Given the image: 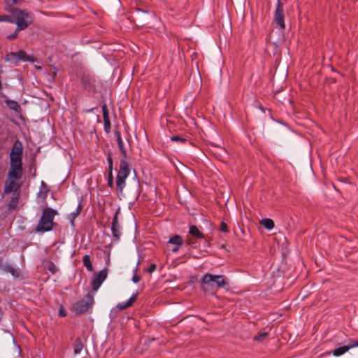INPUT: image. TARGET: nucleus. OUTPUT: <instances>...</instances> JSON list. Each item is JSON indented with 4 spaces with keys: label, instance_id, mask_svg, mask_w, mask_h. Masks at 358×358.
Here are the masks:
<instances>
[{
    "label": "nucleus",
    "instance_id": "f257e3e1",
    "mask_svg": "<svg viewBox=\"0 0 358 358\" xmlns=\"http://www.w3.org/2000/svg\"><path fill=\"white\" fill-rule=\"evenodd\" d=\"M8 11L12 14L14 20H10L8 16L0 17V21H8L17 24V30H24L28 27L33 22L32 15L25 10L19 8L8 9Z\"/></svg>",
    "mask_w": 358,
    "mask_h": 358
},
{
    "label": "nucleus",
    "instance_id": "f03ea898",
    "mask_svg": "<svg viewBox=\"0 0 358 358\" xmlns=\"http://www.w3.org/2000/svg\"><path fill=\"white\" fill-rule=\"evenodd\" d=\"M201 288L205 292L215 294L218 288L228 285L227 278L222 275L206 273L201 281Z\"/></svg>",
    "mask_w": 358,
    "mask_h": 358
},
{
    "label": "nucleus",
    "instance_id": "7ed1b4c3",
    "mask_svg": "<svg viewBox=\"0 0 358 358\" xmlns=\"http://www.w3.org/2000/svg\"><path fill=\"white\" fill-rule=\"evenodd\" d=\"M57 215L58 212L55 209L50 207L43 208L41 218L36 226V231L45 233L52 230L55 225L54 219Z\"/></svg>",
    "mask_w": 358,
    "mask_h": 358
},
{
    "label": "nucleus",
    "instance_id": "20e7f679",
    "mask_svg": "<svg viewBox=\"0 0 358 358\" xmlns=\"http://www.w3.org/2000/svg\"><path fill=\"white\" fill-rule=\"evenodd\" d=\"M130 173L129 163L125 159L120 161V168L116 177V189L117 192L122 193L125 185L126 179Z\"/></svg>",
    "mask_w": 358,
    "mask_h": 358
},
{
    "label": "nucleus",
    "instance_id": "39448f33",
    "mask_svg": "<svg viewBox=\"0 0 358 358\" xmlns=\"http://www.w3.org/2000/svg\"><path fill=\"white\" fill-rule=\"evenodd\" d=\"M5 59L7 62L10 63L17 64L19 62H34V60L32 59V57H30L27 55V53L24 50H20L17 52H10L6 55Z\"/></svg>",
    "mask_w": 358,
    "mask_h": 358
},
{
    "label": "nucleus",
    "instance_id": "423d86ee",
    "mask_svg": "<svg viewBox=\"0 0 358 358\" xmlns=\"http://www.w3.org/2000/svg\"><path fill=\"white\" fill-rule=\"evenodd\" d=\"M22 152L23 149L22 143L20 141H16L10 154V164H22Z\"/></svg>",
    "mask_w": 358,
    "mask_h": 358
},
{
    "label": "nucleus",
    "instance_id": "0eeeda50",
    "mask_svg": "<svg viewBox=\"0 0 358 358\" xmlns=\"http://www.w3.org/2000/svg\"><path fill=\"white\" fill-rule=\"evenodd\" d=\"M274 21L282 29L285 28L283 4L280 0H278L274 13Z\"/></svg>",
    "mask_w": 358,
    "mask_h": 358
},
{
    "label": "nucleus",
    "instance_id": "6e6552de",
    "mask_svg": "<svg viewBox=\"0 0 358 358\" xmlns=\"http://www.w3.org/2000/svg\"><path fill=\"white\" fill-rule=\"evenodd\" d=\"M93 298L87 295L85 299L78 301L75 306L74 309L76 313H83L87 312L93 304Z\"/></svg>",
    "mask_w": 358,
    "mask_h": 358
},
{
    "label": "nucleus",
    "instance_id": "1a4fd4ad",
    "mask_svg": "<svg viewBox=\"0 0 358 358\" xmlns=\"http://www.w3.org/2000/svg\"><path fill=\"white\" fill-rule=\"evenodd\" d=\"M107 278V269L104 268L100 271L92 280L91 285L94 291H97L103 282Z\"/></svg>",
    "mask_w": 358,
    "mask_h": 358
},
{
    "label": "nucleus",
    "instance_id": "9d476101",
    "mask_svg": "<svg viewBox=\"0 0 358 358\" xmlns=\"http://www.w3.org/2000/svg\"><path fill=\"white\" fill-rule=\"evenodd\" d=\"M22 175V164H10V169L8 171V178L19 180Z\"/></svg>",
    "mask_w": 358,
    "mask_h": 358
},
{
    "label": "nucleus",
    "instance_id": "9b49d317",
    "mask_svg": "<svg viewBox=\"0 0 358 358\" xmlns=\"http://www.w3.org/2000/svg\"><path fill=\"white\" fill-rule=\"evenodd\" d=\"M355 347H358V341H350V343L348 345H343V346H341V347L334 349L332 352V354L336 357H338V356H341V355L345 354L350 349L355 348Z\"/></svg>",
    "mask_w": 358,
    "mask_h": 358
},
{
    "label": "nucleus",
    "instance_id": "f8f14e48",
    "mask_svg": "<svg viewBox=\"0 0 358 358\" xmlns=\"http://www.w3.org/2000/svg\"><path fill=\"white\" fill-rule=\"evenodd\" d=\"M183 239L180 235H173L170 237L168 243L173 245V248L171 249V251L174 253L178 252L180 246L183 244Z\"/></svg>",
    "mask_w": 358,
    "mask_h": 358
},
{
    "label": "nucleus",
    "instance_id": "ddd939ff",
    "mask_svg": "<svg viewBox=\"0 0 358 358\" xmlns=\"http://www.w3.org/2000/svg\"><path fill=\"white\" fill-rule=\"evenodd\" d=\"M115 136L116 137L117 146L122 156V159H125V160L127 161V152L124 147L120 131H119L118 130L115 131Z\"/></svg>",
    "mask_w": 358,
    "mask_h": 358
},
{
    "label": "nucleus",
    "instance_id": "4468645a",
    "mask_svg": "<svg viewBox=\"0 0 358 358\" xmlns=\"http://www.w3.org/2000/svg\"><path fill=\"white\" fill-rule=\"evenodd\" d=\"M117 214L118 212H117L115 215V216L113 218L112 223H111V231L113 237L118 240L120 237L121 233H120V227L118 223L117 220Z\"/></svg>",
    "mask_w": 358,
    "mask_h": 358
},
{
    "label": "nucleus",
    "instance_id": "2eb2a0df",
    "mask_svg": "<svg viewBox=\"0 0 358 358\" xmlns=\"http://www.w3.org/2000/svg\"><path fill=\"white\" fill-rule=\"evenodd\" d=\"M102 113H103V118L104 122V130L106 133H109L110 131L111 124L109 117L108 110L106 104H103L101 106Z\"/></svg>",
    "mask_w": 358,
    "mask_h": 358
},
{
    "label": "nucleus",
    "instance_id": "dca6fc26",
    "mask_svg": "<svg viewBox=\"0 0 358 358\" xmlns=\"http://www.w3.org/2000/svg\"><path fill=\"white\" fill-rule=\"evenodd\" d=\"M20 188V185L15 181V179L8 178L5 182L4 193L9 194L13 191H16Z\"/></svg>",
    "mask_w": 358,
    "mask_h": 358
},
{
    "label": "nucleus",
    "instance_id": "f3484780",
    "mask_svg": "<svg viewBox=\"0 0 358 358\" xmlns=\"http://www.w3.org/2000/svg\"><path fill=\"white\" fill-rule=\"evenodd\" d=\"M82 210H83V205L80 203H79V204L77 206L76 210L68 215V218L73 226H74L75 219L80 214Z\"/></svg>",
    "mask_w": 358,
    "mask_h": 358
},
{
    "label": "nucleus",
    "instance_id": "a211bd4d",
    "mask_svg": "<svg viewBox=\"0 0 358 358\" xmlns=\"http://www.w3.org/2000/svg\"><path fill=\"white\" fill-rule=\"evenodd\" d=\"M189 233L192 236H193L197 238L201 239V238H204V237H205L204 234L202 232H201L199 231V229H198V227L195 225H192L189 227Z\"/></svg>",
    "mask_w": 358,
    "mask_h": 358
},
{
    "label": "nucleus",
    "instance_id": "6ab92c4d",
    "mask_svg": "<svg viewBox=\"0 0 358 358\" xmlns=\"http://www.w3.org/2000/svg\"><path fill=\"white\" fill-rule=\"evenodd\" d=\"M84 347V345L80 338H76L73 344V352L75 355L80 354Z\"/></svg>",
    "mask_w": 358,
    "mask_h": 358
},
{
    "label": "nucleus",
    "instance_id": "aec40b11",
    "mask_svg": "<svg viewBox=\"0 0 358 358\" xmlns=\"http://www.w3.org/2000/svg\"><path fill=\"white\" fill-rule=\"evenodd\" d=\"M44 268L47 271L50 272L52 274H55L58 271L56 265L51 261H48V262H46Z\"/></svg>",
    "mask_w": 358,
    "mask_h": 358
},
{
    "label": "nucleus",
    "instance_id": "412c9836",
    "mask_svg": "<svg viewBox=\"0 0 358 358\" xmlns=\"http://www.w3.org/2000/svg\"><path fill=\"white\" fill-rule=\"evenodd\" d=\"M83 262L84 266L87 268L89 271H93L92 264L90 259V257L88 255H85L83 258Z\"/></svg>",
    "mask_w": 358,
    "mask_h": 358
},
{
    "label": "nucleus",
    "instance_id": "4be33fe9",
    "mask_svg": "<svg viewBox=\"0 0 358 358\" xmlns=\"http://www.w3.org/2000/svg\"><path fill=\"white\" fill-rule=\"evenodd\" d=\"M261 224L267 229L268 230H271L272 229L274 228V222L273 221V220L271 219H269V218H266V219H263L262 221H261Z\"/></svg>",
    "mask_w": 358,
    "mask_h": 358
},
{
    "label": "nucleus",
    "instance_id": "5701e85b",
    "mask_svg": "<svg viewBox=\"0 0 358 358\" xmlns=\"http://www.w3.org/2000/svg\"><path fill=\"white\" fill-rule=\"evenodd\" d=\"M24 0H4L5 4L6 6V10L14 8L13 6L15 4L20 3Z\"/></svg>",
    "mask_w": 358,
    "mask_h": 358
},
{
    "label": "nucleus",
    "instance_id": "b1692460",
    "mask_svg": "<svg viewBox=\"0 0 358 358\" xmlns=\"http://www.w3.org/2000/svg\"><path fill=\"white\" fill-rule=\"evenodd\" d=\"M6 104L10 109L13 110L15 111H17L20 109V106L15 101L8 100L6 101Z\"/></svg>",
    "mask_w": 358,
    "mask_h": 358
},
{
    "label": "nucleus",
    "instance_id": "393cba45",
    "mask_svg": "<svg viewBox=\"0 0 358 358\" xmlns=\"http://www.w3.org/2000/svg\"><path fill=\"white\" fill-rule=\"evenodd\" d=\"M171 140L172 141H176V142H180L181 143H185L187 142V138L181 136H179V135H176V136H173L171 137Z\"/></svg>",
    "mask_w": 358,
    "mask_h": 358
},
{
    "label": "nucleus",
    "instance_id": "a878e982",
    "mask_svg": "<svg viewBox=\"0 0 358 358\" xmlns=\"http://www.w3.org/2000/svg\"><path fill=\"white\" fill-rule=\"evenodd\" d=\"M267 332H262L255 336L254 340L257 342H262L267 337Z\"/></svg>",
    "mask_w": 358,
    "mask_h": 358
},
{
    "label": "nucleus",
    "instance_id": "bb28decb",
    "mask_svg": "<svg viewBox=\"0 0 358 358\" xmlns=\"http://www.w3.org/2000/svg\"><path fill=\"white\" fill-rule=\"evenodd\" d=\"M107 162H108V173H113V158H112V155L111 154H109L107 157Z\"/></svg>",
    "mask_w": 358,
    "mask_h": 358
},
{
    "label": "nucleus",
    "instance_id": "cd10ccee",
    "mask_svg": "<svg viewBox=\"0 0 358 358\" xmlns=\"http://www.w3.org/2000/svg\"><path fill=\"white\" fill-rule=\"evenodd\" d=\"M108 185L111 189L114 187L113 173H108Z\"/></svg>",
    "mask_w": 358,
    "mask_h": 358
},
{
    "label": "nucleus",
    "instance_id": "c85d7f7f",
    "mask_svg": "<svg viewBox=\"0 0 358 358\" xmlns=\"http://www.w3.org/2000/svg\"><path fill=\"white\" fill-rule=\"evenodd\" d=\"M220 230L222 232L227 233L229 232L228 226L224 222H222L220 226Z\"/></svg>",
    "mask_w": 358,
    "mask_h": 358
},
{
    "label": "nucleus",
    "instance_id": "c756f323",
    "mask_svg": "<svg viewBox=\"0 0 358 358\" xmlns=\"http://www.w3.org/2000/svg\"><path fill=\"white\" fill-rule=\"evenodd\" d=\"M137 298V294H133L129 299L126 301V303L128 304L129 306H131L136 300Z\"/></svg>",
    "mask_w": 358,
    "mask_h": 358
},
{
    "label": "nucleus",
    "instance_id": "7c9ffc66",
    "mask_svg": "<svg viewBox=\"0 0 358 358\" xmlns=\"http://www.w3.org/2000/svg\"><path fill=\"white\" fill-rule=\"evenodd\" d=\"M20 31V30H17V28H16V29L12 34L7 36V38L9 40H13V39L16 38L17 37V34Z\"/></svg>",
    "mask_w": 358,
    "mask_h": 358
},
{
    "label": "nucleus",
    "instance_id": "2f4dec72",
    "mask_svg": "<svg viewBox=\"0 0 358 358\" xmlns=\"http://www.w3.org/2000/svg\"><path fill=\"white\" fill-rule=\"evenodd\" d=\"M6 271L10 272L13 275H17V271L12 266H6Z\"/></svg>",
    "mask_w": 358,
    "mask_h": 358
},
{
    "label": "nucleus",
    "instance_id": "473e14b6",
    "mask_svg": "<svg viewBox=\"0 0 358 358\" xmlns=\"http://www.w3.org/2000/svg\"><path fill=\"white\" fill-rule=\"evenodd\" d=\"M128 307H129V306H128V304L126 302L120 303L117 306V308L120 310L126 309Z\"/></svg>",
    "mask_w": 358,
    "mask_h": 358
},
{
    "label": "nucleus",
    "instance_id": "72a5a7b5",
    "mask_svg": "<svg viewBox=\"0 0 358 358\" xmlns=\"http://www.w3.org/2000/svg\"><path fill=\"white\" fill-rule=\"evenodd\" d=\"M156 270V265L155 264H152L148 269V272L149 273H153Z\"/></svg>",
    "mask_w": 358,
    "mask_h": 358
},
{
    "label": "nucleus",
    "instance_id": "f704fd0d",
    "mask_svg": "<svg viewBox=\"0 0 358 358\" xmlns=\"http://www.w3.org/2000/svg\"><path fill=\"white\" fill-rule=\"evenodd\" d=\"M132 280H133L134 282L137 283V282H138L141 280V278L138 275L135 274L132 277Z\"/></svg>",
    "mask_w": 358,
    "mask_h": 358
},
{
    "label": "nucleus",
    "instance_id": "c9c22d12",
    "mask_svg": "<svg viewBox=\"0 0 358 358\" xmlns=\"http://www.w3.org/2000/svg\"><path fill=\"white\" fill-rule=\"evenodd\" d=\"M59 316L64 317V316H66V314L65 310H64L63 309H60L59 312Z\"/></svg>",
    "mask_w": 358,
    "mask_h": 358
},
{
    "label": "nucleus",
    "instance_id": "e433bc0d",
    "mask_svg": "<svg viewBox=\"0 0 358 358\" xmlns=\"http://www.w3.org/2000/svg\"><path fill=\"white\" fill-rule=\"evenodd\" d=\"M16 203H17V201H15V199H14V198H13V199H12V200H11V202H10V206H11L12 205L15 206V205H16Z\"/></svg>",
    "mask_w": 358,
    "mask_h": 358
},
{
    "label": "nucleus",
    "instance_id": "4c0bfd02",
    "mask_svg": "<svg viewBox=\"0 0 358 358\" xmlns=\"http://www.w3.org/2000/svg\"><path fill=\"white\" fill-rule=\"evenodd\" d=\"M41 185H45V182L43 181L41 182Z\"/></svg>",
    "mask_w": 358,
    "mask_h": 358
}]
</instances>
